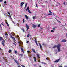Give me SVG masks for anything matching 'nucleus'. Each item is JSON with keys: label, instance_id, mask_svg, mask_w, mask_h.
Instances as JSON below:
<instances>
[{"label": "nucleus", "instance_id": "obj_1", "mask_svg": "<svg viewBox=\"0 0 67 67\" xmlns=\"http://www.w3.org/2000/svg\"><path fill=\"white\" fill-rule=\"evenodd\" d=\"M60 47H61V44H59L57 46L55 45L53 47V48H55L57 47L58 52H60L61 51L60 50Z\"/></svg>", "mask_w": 67, "mask_h": 67}, {"label": "nucleus", "instance_id": "obj_2", "mask_svg": "<svg viewBox=\"0 0 67 67\" xmlns=\"http://www.w3.org/2000/svg\"><path fill=\"white\" fill-rule=\"evenodd\" d=\"M2 40H3L1 44L3 46H4V43H5V40H4L3 39V38H2L1 37H0V41H1Z\"/></svg>", "mask_w": 67, "mask_h": 67}, {"label": "nucleus", "instance_id": "obj_3", "mask_svg": "<svg viewBox=\"0 0 67 67\" xmlns=\"http://www.w3.org/2000/svg\"><path fill=\"white\" fill-rule=\"evenodd\" d=\"M27 10L28 12H29V13H32V12H31L30 10H29V6L28 7L27 9H26V11H27Z\"/></svg>", "mask_w": 67, "mask_h": 67}, {"label": "nucleus", "instance_id": "obj_4", "mask_svg": "<svg viewBox=\"0 0 67 67\" xmlns=\"http://www.w3.org/2000/svg\"><path fill=\"white\" fill-rule=\"evenodd\" d=\"M37 57L38 58V59H40V58L41 57H40V54H38V53H37Z\"/></svg>", "mask_w": 67, "mask_h": 67}, {"label": "nucleus", "instance_id": "obj_5", "mask_svg": "<svg viewBox=\"0 0 67 67\" xmlns=\"http://www.w3.org/2000/svg\"><path fill=\"white\" fill-rule=\"evenodd\" d=\"M10 37H11V38H12V39H13L14 40V41H15V38L12 37V36L11 35H10Z\"/></svg>", "mask_w": 67, "mask_h": 67}, {"label": "nucleus", "instance_id": "obj_6", "mask_svg": "<svg viewBox=\"0 0 67 67\" xmlns=\"http://www.w3.org/2000/svg\"><path fill=\"white\" fill-rule=\"evenodd\" d=\"M60 60V59H59L56 61H55L54 62H55V63H57L58 62H59V61Z\"/></svg>", "mask_w": 67, "mask_h": 67}, {"label": "nucleus", "instance_id": "obj_7", "mask_svg": "<svg viewBox=\"0 0 67 67\" xmlns=\"http://www.w3.org/2000/svg\"><path fill=\"white\" fill-rule=\"evenodd\" d=\"M37 25H35L34 24H33V25L32 26V27L34 28V29H35V28H36V27Z\"/></svg>", "mask_w": 67, "mask_h": 67}, {"label": "nucleus", "instance_id": "obj_8", "mask_svg": "<svg viewBox=\"0 0 67 67\" xmlns=\"http://www.w3.org/2000/svg\"><path fill=\"white\" fill-rule=\"evenodd\" d=\"M26 26L27 29L28 30L29 29V26L27 25V24H26Z\"/></svg>", "mask_w": 67, "mask_h": 67}, {"label": "nucleus", "instance_id": "obj_9", "mask_svg": "<svg viewBox=\"0 0 67 67\" xmlns=\"http://www.w3.org/2000/svg\"><path fill=\"white\" fill-rule=\"evenodd\" d=\"M61 42H67V40H66L65 39H63L62 40Z\"/></svg>", "mask_w": 67, "mask_h": 67}, {"label": "nucleus", "instance_id": "obj_10", "mask_svg": "<svg viewBox=\"0 0 67 67\" xmlns=\"http://www.w3.org/2000/svg\"><path fill=\"white\" fill-rule=\"evenodd\" d=\"M23 4H24V2H21L20 4L21 7H22L23 5Z\"/></svg>", "mask_w": 67, "mask_h": 67}, {"label": "nucleus", "instance_id": "obj_11", "mask_svg": "<svg viewBox=\"0 0 67 67\" xmlns=\"http://www.w3.org/2000/svg\"><path fill=\"white\" fill-rule=\"evenodd\" d=\"M32 50L33 53H36V52H35V50L34 49H32Z\"/></svg>", "mask_w": 67, "mask_h": 67}, {"label": "nucleus", "instance_id": "obj_12", "mask_svg": "<svg viewBox=\"0 0 67 67\" xmlns=\"http://www.w3.org/2000/svg\"><path fill=\"white\" fill-rule=\"evenodd\" d=\"M34 61L35 62H36V57H34Z\"/></svg>", "mask_w": 67, "mask_h": 67}, {"label": "nucleus", "instance_id": "obj_13", "mask_svg": "<svg viewBox=\"0 0 67 67\" xmlns=\"http://www.w3.org/2000/svg\"><path fill=\"white\" fill-rule=\"evenodd\" d=\"M25 18H26V19H29V17H28V16H27V15H25Z\"/></svg>", "mask_w": 67, "mask_h": 67}, {"label": "nucleus", "instance_id": "obj_14", "mask_svg": "<svg viewBox=\"0 0 67 67\" xmlns=\"http://www.w3.org/2000/svg\"><path fill=\"white\" fill-rule=\"evenodd\" d=\"M56 20H57V22H59V23H61V22H60V21H59L58 20H57V19H56Z\"/></svg>", "mask_w": 67, "mask_h": 67}, {"label": "nucleus", "instance_id": "obj_15", "mask_svg": "<svg viewBox=\"0 0 67 67\" xmlns=\"http://www.w3.org/2000/svg\"><path fill=\"white\" fill-rule=\"evenodd\" d=\"M39 45L40 46V48H42V46L41 45V44H40V43H39Z\"/></svg>", "mask_w": 67, "mask_h": 67}, {"label": "nucleus", "instance_id": "obj_16", "mask_svg": "<svg viewBox=\"0 0 67 67\" xmlns=\"http://www.w3.org/2000/svg\"><path fill=\"white\" fill-rule=\"evenodd\" d=\"M34 41H35V43H37V40H36V38H35V40Z\"/></svg>", "mask_w": 67, "mask_h": 67}, {"label": "nucleus", "instance_id": "obj_17", "mask_svg": "<svg viewBox=\"0 0 67 67\" xmlns=\"http://www.w3.org/2000/svg\"><path fill=\"white\" fill-rule=\"evenodd\" d=\"M53 15V14H52L51 13L48 14H47V15Z\"/></svg>", "mask_w": 67, "mask_h": 67}, {"label": "nucleus", "instance_id": "obj_18", "mask_svg": "<svg viewBox=\"0 0 67 67\" xmlns=\"http://www.w3.org/2000/svg\"><path fill=\"white\" fill-rule=\"evenodd\" d=\"M21 49L22 51L23 52V53H24V51L23 50V49L22 48H21Z\"/></svg>", "mask_w": 67, "mask_h": 67}, {"label": "nucleus", "instance_id": "obj_19", "mask_svg": "<svg viewBox=\"0 0 67 67\" xmlns=\"http://www.w3.org/2000/svg\"><path fill=\"white\" fill-rule=\"evenodd\" d=\"M12 51L11 49H10L9 51H8V52L9 53H11V51Z\"/></svg>", "mask_w": 67, "mask_h": 67}, {"label": "nucleus", "instance_id": "obj_20", "mask_svg": "<svg viewBox=\"0 0 67 67\" xmlns=\"http://www.w3.org/2000/svg\"><path fill=\"white\" fill-rule=\"evenodd\" d=\"M49 12L50 13H53V15H55L54 14V13H53V12H51V11L49 10Z\"/></svg>", "mask_w": 67, "mask_h": 67}, {"label": "nucleus", "instance_id": "obj_21", "mask_svg": "<svg viewBox=\"0 0 67 67\" xmlns=\"http://www.w3.org/2000/svg\"><path fill=\"white\" fill-rule=\"evenodd\" d=\"M31 35H29V34H28V35L27 36V37H28L29 36H30Z\"/></svg>", "mask_w": 67, "mask_h": 67}, {"label": "nucleus", "instance_id": "obj_22", "mask_svg": "<svg viewBox=\"0 0 67 67\" xmlns=\"http://www.w3.org/2000/svg\"><path fill=\"white\" fill-rule=\"evenodd\" d=\"M17 53H18V52H17V51L15 50V53L17 54Z\"/></svg>", "mask_w": 67, "mask_h": 67}, {"label": "nucleus", "instance_id": "obj_23", "mask_svg": "<svg viewBox=\"0 0 67 67\" xmlns=\"http://www.w3.org/2000/svg\"><path fill=\"white\" fill-rule=\"evenodd\" d=\"M23 31V32H24V29L23 28H22V29H21Z\"/></svg>", "mask_w": 67, "mask_h": 67}, {"label": "nucleus", "instance_id": "obj_24", "mask_svg": "<svg viewBox=\"0 0 67 67\" xmlns=\"http://www.w3.org/2000/svg\"><path fill=\"white\" fill-rule=\"evenodd\" d=\"M65 3H66V2L64 1L63 2V4H64V5H65L66 4Z\"/></svg>", "mask_w": 67, "mask_h": 67}, {"label": "nucleus", "instance_id": "obj_25", "mask_svg": "<svg viewBox=\"0 0 67 67\" xmlns=\"http://www.w3.org/2000/svg\"><path fill=\"white\" fill-rule=\"evenodd\" d=\"M56 29V27L53 28V29L54 31H56V29Z\"/></svg>", "mask_w": 67, "mask_h": 67}, {"label": "nucleus", "instance_id": "obj_26", "mask_svg": "<svg viewBox=\"0 0 67 67\" xmlns=\"http://www.w3.org/2000/svg\"><path fill=\"white\" fill-rule=\"evenodd\" d=\"M42 64H44V65H45V64H46V63H44L43 62H42Z\"/></svg>", "mask_w": 67, "mask_h": 67}, {"label": "nucleus", "instance_id": "obj_27", "mask_svg": "<svg viewBox=\"0 0 67 67\" xmlns=\"http://www.w3.org/2000/svg\"><path fill=\"white\" fill-rule=\"evenodd\" d=\"M51 32L52 33H53V32H54V30H51Z\"/></svg>", "mask_w": 67, "mask_h": 67}, {"label": "nucleus", "instance_id": "obj_28", "mask_svg": "<svg viewBox=\"0 0 67 67\" xmlns=\"http://www.w3.org/2000/svg\"><path fill=\"white\" fill-rule=\"evenodd\" d=\"M42 45H44V46H46V44H45V43H43L42 44Z\"/></svg>", "mask_w": 67, "mask_h": 67}, {"label": "nucleus", "instance_id": "obj_29", "mask_svg": "<svg viewBox=\"0 0 67 67\" xmlns=\"http://www.w3.org/2000/svg\"><path fill=\"white\" fill-rule=\"evenodd\" d=\"M24 22H25V21L24 20V19H23V23H24Z\"/></svg>", "mask_w": 67, "mask_h": 67}, {"label": "nucleus", "instance_id": "obj_30", "mask_svg": "<svg viewBox=\"0 0 67 67\" xmlns=\"http://www.w3.org/2000/svg\"><path fill=\"white\" fill-rule=\"evenodd\" d=\"M36 44L37 46H38V44H37V42L36 43Z\"/></svg>", "mask_w": 67, "mask_h": 67}, {"label": "nucleus", "instance_id": "obj_31", "mask_svg": "<svg viewBox=\"0 0 67 67\" xmlns=\"http://www.w3.org/2000/svg\"><path fill=\"white\" fill-rule=\"evenodd\" d=\"M7 13L9 15H10V13L9 12H7Z\"/></svg>", "mask_w": 67, "mask_h": 67}, {"label": "nucleus", "instance_id": "obj_32", "mask_svg": "<svg viewBox=\"0 0 67 67\" xmlns=\"http://www.w3.org/2000/svg\"><path fill=\"white\" fill-rule=\"evenodd\" d=\"M16 63L17 64V65H19V62L18 61H16Z\"/></svg>", "mask_w": 67, "mask_h": 67}, {"label": "nucleus", "instance_id": "obj_33", "mask_svg": "<svg viewBox=\"0 0 67 67\" xmlns=\"http://www.w3.org/2000/svg\"><path fill=\"white\" fill-rule=\"evenodd\" d=\"M4 3L5 4H6L7 3V1H5L4 2Z\"/></svg>", "mask_w": 67, "mask_h": 67}, {"label": "nucleus", "instance_id": "obj_34", "mask_svg": "<svg viewBox=\"0 0 67 67\" xmlns=\"http://www.w3.org/2000/svg\"><path fill=\"white\" fill-rule=\"evenodd\" d=\"M5 35L8 36V34H7V33L5 34Z\"/></svg>", "mask_w": 67, "mask_h": 67}, {"label": "nucleus", "instance_id": "obj_35", "mask_svg": "<svg viewBox=\"0 0 67 67\" xmlns=\"http://www.w3.org/2000/svg\"><path fill=\"white\" fill-rule=\"evenodd\" d=\"M44 2L45 3H48V2H47V1H45Z\"/></svg>", "mask_w": 67, "mask_h": 67}, {"label": "nucleus", "instance_id": "obj_36", "mask_svg": "<svg viewBox=\"0 0 67 67\" xmlns=\"http://www.w3.org/2000/svg\"><path fill=\"white\" fill-rule=\"evenodd\" d=\"M20 55H21V57H22V56H23V54H20Z\"/></svg>", "mask_w": 67, "mask_h": 67}, {"label": "nucleus", "instance_id": "obj_37", "mask_svg": "<svg viewBox=\"0 0 67 67\" xmlns=\"http://www.w3.org/2000/svg\"><path fill=\"white\" fill-rule=\"evenodd\" d=\"M33 19H35V16H34L33 17Z\"/></svg>", "mask_w": 67, "mask_h": 67}, {"label": "nucleus", "instance_id": "obj_38", "mask_svg": "<svg viewBox=\"0 0 67 67\" xmlns=\"http://www.w3.org/2000/svg\"><path fill=\"white\" fill-rule=\"evenodd\" d=\"M27 7V3H26L25 4V7Z\"/></svg>", "mask_w": 67, "mask_h": 67}, {"label": "nucleus", "instance_id": "obj_39", "mask_svg": "<svg viewBox=\"0 0 67 67\" xmlns=\"http://www.w3.org/2000/svg\"><path fill=\"white\" fill-rule=\"evenodd\" d=\"M13 44H14V45H15V46H16V44H15V43H13Z\"/></svg>", "mask_w": 67, "mask_h": 67}, {"label": "nucleus", "instance_id": "obj_40", "mask_svg": "<svg viewBox=\"0 0 67 67\" xmlns=\"http://www.w3.org/2000/svg\"><path fill=\"white\" fill-rule=\"evenodd\" d=\"M40 24H39L38 25V27H40Z\"/></svg>", "mask_w": 67, "mask_h": 67}, {"label": "nucleus", "instance_id": "obj_41", "mask_svg": "<svg viewBox=\"0 0 67 67\" xmlns=\"http://www.w3.org/2000/svg\"><path fill=\"white\" fill-rule=\"evenodd\" d=\"M22 67H25V66H24L23 65H22Z\"/></svg>", "mask_w": 67, "mask_h": 67}, {"label": "nucleus", "instance_id": "obj_42", "mask_svg": "<svg viewBox=\"0 0 67 67\" xmlns=\"http://www.w3.org/2000/svg\"><path fill=\"white\" fill-rule=\"evenodd\" d=\"M2 2V0H0V2Z\"/></svg>", "mask_w": 67, "mask_h": 67}, {"label": "nucleus", "instance_id": "obj_43", "mask_svg": "<svg viewBox=\"0 0 67 67\" xmlns=\"http://www.w3.org/2000/svg\"><path fill=\"white\" fill-rule=\"evenodd\" d=\"M0 27L1 28H2V27H1V24H0Z\"/></svg>", "mask_w": 67, "mask_h": 67}, {"label": "nucleus", "instance_id": "obj_44", "mask_svg": "<svg viewBox=\"0 0 67 67\" xmlns=\"http://www.w3.org/2000/svg\"><path fill=\"white\" fill-rule=\"evenodd\" d=\"M26 43H29V41H26Z\"/></svg>", "mask_w": 67, "mask_h": 67}, {"label": "nucleus", "instance_id": "obj_45", "mask_svg": "<svg viewBox=\"0 0 67 67\" xmlns=\"http://www.w3.org/2000/svg\"><path fill=\"white\" fill-rule=\"evenodd\" d=\"M27 52L28 53H29V52H30V51L29 50L27 51Z\"/></svg>", "mask_w": 67, "mask_h": 67}, {"label": "nucleus", "instance_id": "obj_46", "mask_svg": "<svg viewBox=\"0 0 67 67\" xmlns=\"http://www.w3.org/2000/svg\"><path fill=\"white\" fill-rule=\"evenodd\" d=\"M58 4L57 3V5H56V7H57V6H58Z\"/></svg>", "mask_w": 67, "mask_h": 67}, {"label": "nucleus", "instance_id": "obj_47", "mask_svg": "<svg viewBox=\"0 0 67 67\" xmlns=\"http://www.w3.org/2000/svg\"><path fill=\"white\" fill-rule=\"evenodd\" d=\"M1 24L3 25V26H4V25L2 23H1Z\"/></svg>", "mask_w": 67, "mask_h": 67}, {"label": "nucleus", "instance_id": "obj_48", "mask_svg": "<svg viewBox=\"0 0 67 67\" xmlns=\"http://www.w3.org/2000/svg\"><path fill=\"white\" fill-rule=\"evenodd\" d=\"M36 7H38V6H37V4H36Z\"/></svg>", "mask_w": 67, "mask_h": 67}, {"label": "nucleus", "instance_id": "obj_49", "mask_svg": "<svg viewBox=\"0 0 67 67\" xmlns=\"http://www.w3.org/2000/svg\"><path fill=\"white\" fill-rule=\"evenodd\" d=\"M7 25L8 26H9V24H7Z\"/></svg>", "mask_w": 67, "mask_h": 67}, {"label": "nucleus", "instance_id": "obj_50", "mask_svg": "<svg viewBox=\"0 0 67 67\" xmlns=\"http://www.w3.org/2000/svg\"><path fill=\"white\" fill-rule=\"evenodd\" d=\"M34 66H36V64H35V65H34Z\"/></svg>", "mask_w": 67, "mask_h": 67}, {"label": "nucleus", "instance_id": "obj_51", "mask_svg": "<svg viewBox=\"0 0 67 67\" xmlns=\"http://www.w3.org/2000/svg\"><path fill=\"white\" fill-rule=\"evenodd\" d=\"M18 43H21V42L20 41H19V42H18Z\"/></svg>", "mask_w": 67, "mask_h": 67}, {"label": "nucleus", "instance_id": "obj_52", "mask_svg": "<svg viewBox=\"0 0 67 67\" xmlns=\"http://www.w3.org/2000/svg\"><path fill=\"white\" fill-rule=\"evenodd\" d=\"M54 1H55V2H56V0H54Z\"/></svg>", "mask_w": 67, "mask_h": 67}, {"label": "nucleus", "instance_id": "obj_53", "mask_svg": "<svg viewBox=\"0 0 67 67\" xmlns=\"http://www.w3.org/2000/svg\"><path fill=\"white\" fill-rule=\"evenodd\" d=\"M58 4H59V5H60V3H58Z\"/></svg>", "mask_w": 67, "mask_h": 67}, {"label": "nucleus", "instance_id": "obj_54", "mask_svg": "<svg viewBox=\"0 0 67 67\" xmlns=\"http://www.w3.org/2000/svg\"><path fill=\"white\" fill-rule=\"evenodd\" d=\"M13 23L14 24H15V23H14V22Z\"/></svg>", "mask_w": 67, "mask_h": 67}, {"label": "nucleus", "instance_id": "obj_55", "mask_svg": "<svg viewBox=\"0 0 67 67\" xmlns=\"http://www.w3.org/2000/svg\"><path fill=\"white\" fill-rule=\"evenodd\" d=\"M13 23L14 24H15V23H14V22Z\"/></svg>", "mask_w": 67, "mask_h": 67}, {"label": "nucleus", "instance_id": "obj_56", "mask_svg": "<svg viewBox=\"0 0 67 67\" xmlns=\"http://www.w3.org/2000/svg\"><path fill=\"white\" fill-rule=\"evenodd\" d=\"M6 23L7 24H8V22H6Z\"/></svg>", "mask_w": 67, "mask_h": 67}, {"label": "nucleus", "instance_id": "obj_57", "mask_svg": "<svg viewBox=\"0 0 67 67\" xmlns=\"http://www.w3.org/2000/svg\"><path fill=\"white\" fill-rule=\"evenodd\" d=\"M9 17H10V18H11V16L10 15Z\"/></svg>", "mask_w": 67, "mask_h": 67}, {"label": "nucleus", "instance_id": "obj_58", "mask_svg": "<svg viewBox=\"0 0 67 67\" xmlns=\"http://www.w3.org/2000/svg\"><path fill=\"white\" fill-rule=\"evenodd\" d=\"M46 59L47 60H48V59H47V58H46Z\"/></svg>", "mask_w": 67, "mask_h": 67}, {"label": "nucleus", "instance_id": "obj_59", "mask_svg": "<svg viewBox=\"0 0 67 67\" xmlns=\"http://www.w3.org/2000/svg\"><path fill=\"white\" fill-rule=\"evenodd\" d=\"M66 36L67 37V33H66Z\"/></svg>", "mask_w": 67, "mask_h": 67}, {"label": "nucleus", "instance_id": "obj_60", "mask_svg": "<svg viewBox=\"0 0 67 67\" xmlns=\"http://www.w3.org/2000/svg\"><path fill=\"white\" fill-rule=\"evenodd\" d=\"M27 30H28V29H27V32H28V31Z\"/></svg>", "mask_w": 67, "mask_h": 67}, {"label": "nucleus", "instance_id": "obj_61", "mask_svg": "<svg viewBox=\"0 0 67 67\" xmlns=\"http://www.w3.org/2000/svg\"><path fill=\"white\" fill-rule=\"evenodd\" d=\"M14 22V21H13V20H12V22H13V23Z\"/></svg>", "mask_w": 67, "mask_h": 67}, {"label": "nucleus", "instance_id": "obj_62", "mask_svg": "<svg viewBox=\"0 0 67 67\" xmlns=\"http://www.w3.org/2000/svg\"><path fill=\"white\" fill-rule=\"evenodd\" d=\"M59 67H62V66H60Z\"/></svg>", "mask_w": 67, "mask_h": 67}, {"label": "nucleus", "instance_id": "obj_63", "mask_svg": "<svg viewBox=\"0 0 67 67\" xmlns=\"http://www.w3.org/2000/svg\"><path fill=\"white\" fill-rule=\"evenodd\" d=\"M65 67H67V66H65Z\"/></svg>", "mask_w": 67, "mask_h": 67}, {"label": "nucleus", "instance_id": "obj_64", "mask_svg": "<svg viewBox=\"0 0 67 67\" xmlns=\"http://www.w3.org/2000/svg\"><path fill=\"white\" fill-rule=\"evenodd\" d=\"M39 67H41V66L40 65Z\"/></svg>", "mask_w": 67, "mask_h": 67}]
</instances>
